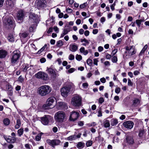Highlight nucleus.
Returning a JSON list of instances; mask_svg holds the SVG:
<instances>
[{"mask_svg":"<svg viewBox=\"0 0 149 149\" xmlns=\"http://www.w3.org/2000/svg\"><path fill=\"white\" fill-rule=\"evenodd\" d=\"M111 60L112 62L113 63H116L118 61V58L116 56H113Z\"/></svg>","mask_w":149,"mask_h":149,"instance_id":"nucleus-36","label":"nucleus"},{"mask_svg":"<svg viewBox=\"0 0 149 149\" xmlns=\"http://www.w3.org/2000/svg\"><path fill=\"white\" fill-rule=\"evenodd\" d=\"M47 71H48L49 74L53 75H54L55 74V75H56V73L55 71L52 68H48L47 67Z\"/></svg>","mask_w":149,"mask_h":149,"instance_id":"nucleus-32","label":"nucleus"},{"mask_svg":"<svg viewBox=\"0 0 149 149\" xmlns=\"http://www.w3.org/2000/svg\"><path fill=\"white\" fill-rule=\"evenodd\" d=\"M29 19L32 21L34 23H38L39 22V16L34 13L30 12L29 15Z\"/></svg>","mask_w":149,"mask_h":149,"instance_id":"nucleus-12","label":"nucleus"},{"mask_svg":"<svg viewBox=\"0 0 149 149\" xmlns=\"http://www.w3.org/2000/svg\"><path fill=\"white\" fill-rule=\"evenodd\" d=\"M104 101V100L103 97H100L98 100V102L100 104H102Z\"/></svg>","mask_w":149,"mask_h":149,"instance_id":"nucleus-44","label":"nucleus"},{"mask_svg":"<svg viewBox=\"0 0 149 149\" xmlns=\"http://www.w3.org/2000/svg\"><path fill=\"white\" fill-rule=\"evenodd\" d=\"M22 71L26 72L27 71L29 67V65L28 63H24L22 65Z\"/></svg>","mask_w":149,"mask_h":149,"instance_id":"nucleus-22","label":"nucleus"},{"mask_svg":"<svg viewBox=\"0 0 149 149\" xmlns=\"http://www.w3.org/2000/svg\"><path fill=\"white\" fill-rule=\"evenodd\" d=\"M84 125V121H79L78 123V125L80 126H82Z\"/></svg>","mask_w":149,"mask_h":149,"instance_id":"nucleus-55","label":"nucleus"},{"mask_svg":"<svg viewBox=\"0 0 149 149\" xmlns=\"http://www.w3.org/2000/svg\"><path fill=\"white\" fill-rule=\"evenodd\" d=\"M111 55L107 53V55L106 56V58L107 59H109L111 58Z\"/></svg>","mask_w":149,"mask_h":149,"instance_id":"nucleus-62","label":"nucleus"},{"mask_svg":"<svg viewBox=\"0 0 149 149\" xmlns=\"http://www.w3.org/2000/svg\"><path fill=\"white\" fill-rule=\"evenodd\" d=\"M123 124L126 128L131 129L132 128L134 125V123L132 121L128 120L124 122Z\"/></svg>","mask_w":149,"mask_h":149,"instance_id":"nucleus-14","label":"nucleus"},{"mask_svg":"<svg viewBox=\"0 0 149 149\" xmlns=\"http://www.w3.org/2000/svg\"><path fill=\"white\" fill-rule=\"evenodd\" d=\"M68 58L70 60H73L74 58V56L72 54H70Z\"/></svg>","mask_w":149,"mask_h":149,"instance_id":"nucleus-46","label":"nucleus"},{"mask_svg":"<svg viewBox=\"0 0 149 149\" xmlns=\"http://www.w3.org/2000/svg\"><path fill=\"white\" fill-rule=\"evenodd\" d=\"M46 142L49 146H52L54 148L55 147V146L59 145L61 142L60 140L56 139L52 140L50 139H47L46 141Z\"/></svg>","mask_w":149,"mask_h":149,"instance_id":"nucleus-11","label":"nucleus"},{"mask_svg":"<svg viewBox=\"0 0 149 149\" xmlns=\"http://www.w3.org/2000/svg\"><path fill=\"white\" fill-rule=\"evenodd\" d=\"M140 100L138 98H135L133 101L132 105L134 106H136L139 105L140 103Z\"/></svg>","mask_w":149,"mask_h":149,"instance_id":"nucleus-26","label":"nucleus"},{"mask_svg":"<svg viewBox=\"0 0 149 149\" xmlns=\"http://www.w3.org/2000/svg\"><path fill=\"white\" fill-rule=\"evenodd\" d=\"M46 59L44 57L40 59V61L41 63H43L45 62Z\"/></svg>","mask_w":149,"mask_h":149,"instance_id":"nucleus-56","label":"nucleus"},{"mask_svg":"<svg viewBox=\"0 0 149 149\" xmlns=\"http://www.w3.org/2000/svg\"><path fill=\"white\" fill-rule=\"evenodd\" d=\"M146 131V130L143 129L140 130L138 134V136L139 137L143 138L145 136V132Z\"/></svg>","mask_w":149,"mask_h":149,"instance_id":"nucleus-23","label":"nucleus"},{"mask_svg":"<svg viewBox=\"0 0 149 149\" xmlns=\"http://www.w3.org/2000/svg\"><path fill=\"white\" fill-rule=\"evenodd\" d=\"M8 39L10 42H14L15 41L14 36L12 33H10L8 34Z\"/></svg>","mask_w":149,"mask_h":149,"instance_id":"nucleus-27","label":"nucleus"},{"mask_svg":"<svg viewBox=\"0 0 149 149\" xmlns=\"http://www.w3.org/2000/svg\"><path fill=\"white\" fill-rule=\"evenodd\" d=\"M18 80L20 82L22 83L24 81V79L23 77H22V75H20L19 77Z\"/></svg>","mask_w":149,"mask_h":149,"instance_id":"nucleus-49","label":"nucleus"},{"mask_svg":"<svg viewBox=\"0 0 149 149\" xmlns=\"http://www.w3.org/2000/svg\"><path fill=\"white\" fill-rule=\"evenodd\" d=\"M63 45V42L61 40H59L57 42L56 46L57 47H60Z\"/></svg>","mask_w":149,"mask_h":149,"instance_id":"nucleus-34","label":"nucleus"},{"mask_svg":"<svg viewBox=\"0 0 149 149\" xmlns=\"http://www.w3.org/2000/svg\"><path fill=\"white\" fill-rule=\"evenodd\" d=\"M117 49H114L112 51L111 54H112L113 56H114L117 52Z\"/></svg>","mask_w":149,"mask_h":149,"instance_id":"nucleus-57","label":"nucleus"},{"mask_svg":"<svg viewBox=\"0 0 149 149\" xmlns=\"http://www.w3.org/2000/svg\"><path fill=\"white\" fill-rule=\"evenodd\" d=\"M15 21L12 17L7 18L5 23L6 27L9 29H14L15 26Z\"/></svg>","mask_w":149,"mask_h":149,"instance_id":"nucleus-4","label":"nucleus"},{"mask_svg":"<svg viewBox=\"0 0 149 149\" xmlns=\"http://www.w3.org/2000/svg\"><path fill=\"white\" fill-rule=\"evenodd\" d=\"M53 29L56 33H58L59 29L57 26H54L53 28Z\"/></svg>","mask_w":149,"mask_h":149,"instance_id":"nucleus-59","label":"nucleus"},{"mask_svg":"<svg viewBox=\"0 0 149 149\" xmlns=\"http://www.w3.org/2000/svg\"><path fill=\"white\" fill-rule=\"evenodd\" d=\"M53 31V28L52 27H49L47 31V33L49 34Z\"/></svg>","mask_w":149,"mask_h":149,"instance_id":"nucleus-53","label":"nucleus"},{"mask_svg":"<svg viewBox=\"0 0 149 149\" xmlns=\"http://www.w3.org/2000/svg\"><path fill=\"white\" fill-rule=\"evenodd\" d=\"M87 5V2L84 3L82 4H81L79 6V7L80 8L82 9L85 8Z\"/></svg>","mask_w":149,"mask_h":149,"instance_id":"nucleus-47","label":"nucleus"},{"mask_svg":"<svg viewBox=\"0 0 149 149\" xmlns=\"http://www.w3.org/2000/svg\"><path fill=\"white\" fill-rule=\"evenodd\" d=\"M24 130L23 128H21L20 129L18 130L17 131V133L19 136H21L23 134Z\"/></svg>","mask_w":149,"mask_h":149,"instance_id":"nucleus-35","label":"nucleus"},{"mask_svg":"<svg viewBox=\"0 0 149 149\" xmlns=\"http://www.w3.org/2000/svg\"><path fill=\"white\" fill-rule=\"evenodd\" d=\"M57 107L59 110L66 109L68 107L67 104L63 102H58Z\"/></svg>","mask_w":149,"mask_h":149,"instance_id":"nucleus-15","label":"nucleus"},{"mask_svg":"<svg viewBox=\"0 0 149 149\" xmlns=\"http://www.w3.org/2000/svg\"><path fill=\"white\" fill-rule=\"evenodd\" d=\"M78 48V46L77 45L74 44L70 45V50L72 52H75L76 51Z\"/></svg>","mask_w":149,"mask_h":149,"instance_id":"nucleus-25","label":"nucleus"},{"mask_svg":"<svg viewBox=\"0 0 149 149\" xmlns=\"http://www.w3.org/2000/svg\"><path fill=\"white\" fill-rule=\"evenodd\" d=\"M110 123L112 127H115L118 123V120L116 118H112L111 120Z\"/></svg>","mask_w":149,"mask_h":149,"instance_id":"nucleus-21","label":"nucleus"},{"mask_svg":"<svg viewBox=\"0 0 149 149\" xmlns=\"http://www.w3.org/2000/svg\"><path fill=\"white\" fill-rule=\"evenodd\" d=\"M75 58L77 60L80 61L82 60V57L81 55L77 54L76 55Z\"/></svg>","mask_w":149,"mask_h":149,"instance_id":"nucleus-37","label":"nucleus"},{"mask_svg":"<svg viewBox=\"0 0 149 149\" xmlns=\"http://www.w3.org/2000/svg\"><path fill=\"white\" fill-rule=\"evenodd\" d=\"M21 53L18 50L14 51L10 58L11 63L12 64H15L18 60L20 56Z\"/></svg>","mask_w":149,"mask_h":149,"instance_id":"nucleus-2","label":"nucleus"},{"mask_svg":"<svg viewBox=\"0 0 149 149\" xmlns=\"http://www.w3.org/2000/svg\"><path fill=\"white\" fill-rule=\"evenodd\" d=\"M68 139L69 140L71 141L75 140L76 139L75 136V135L70 136L68 138Z\"/></svg>","mask_w":149,"mask_h":149,"instance_id":"nucleus-39","label":"nucleus"},{"mask_svg":"<svg viewBox=\"0 0 149 149\" xmlns=\"http://www.w3.org/2000/svg\"><path fill=\"white\" fill-rule=\"evenodd\" d=\"M98 114L97 116L98 117H100L102 116V111L101 109L99 110L98 111Z\"/></svg>","mask_w":149,"mask_h":149,"instance_id":"nucleus-61","label":"nucleus"},{"mask_svg":"<svg viewBox=\"0 0 149 149\" xmlns=\"http://www.w3.org/2000/svg\"><path fill=\"white\" fill-rule=\"evenodd\" d=\"M128 85L129 86H132L133 85V82L131 81V79L130 78H128Z\"/></svg>","mask_w":149,"mask_h":149,"instance_id":"nucleus-43","label":"nucleus"},{"mask_svg":"<svg viewBox=\"0 0 149 149\" xmlns=\"http://www.w3.org/2000/svg\"><path fill=\"white\" fill-rule=\"evenodd\" d=\"M121 89L120 87H117L115 89V92L116 93L118 94L120 92Z\"/></svg>","mask_w":149,"mask_h":149,"instance_id":"nucleus-50","label":"nucleus"},{"mask_svg":"<svg viewBox=\"0 0 149 149\" xmlns=\"http://www.w3.org/2000/svg\"><path fill=\"white\" fill-rule=\"evenodd\" d=\"M136 52V51L135 50V49L134 48L133 49V51L130 52V56H132L133 55L135 54Z\"/></svg>","mask_w":149,"mask_h":149,"instance_id":"nucleus-58","label":"nucleus"},{"mask_svg":"<svg viewBox=\"0 0 149 149\" xmlns=\"http://www.w3.org/2000/svg\"><path fill=\"white\" fill-rule=\"evenodd\" d=\"M98 61V60L96 58H94L93 59V63L94 65H97V62Z\"/></svg>","mask_w":149,"mask_h":149,"instance_id":"nucleus-63","label":"nucleus"},{"mask_svg":"<svg viewBox=\"0 0 149 149\" xmlns=\"http://www.w3.org/2000/svg\"><path fill=\"white\" fill-rule=\"evenodd\" d=\"M86 62L87 64L90 66H91L93 64L92 60L90 58H88Z\"/></svg>","mask_w":149,"mask_h":149,"instance_id":"nucleus-38","label":"nucleus"},{"mask_svg":"<svg viewBox=\"0 0 149 149\" xmlns=\"http://www.w3.org/2000/svg\"><path fill=\"white\" fill-rule=\"evenodd\" d=\"M28 33L25 32L21 34V36L24 38H25L28 36Z\"/></svg>","mask_w":149,"mask_h":149,"instance_id":"nucleus-41","label":"nucleus"},{"mask_svg":"<svg viewBox=\"0 0 149 149\" xmlns=\"http://www.w3.org/2000/svg\"><path fill=\"white\" fill-rule=\"evenodd\" d=\"M66 11L68 13H71L72 11V10L70 8H66Z\"/></svg>","mask_w":149,"mask_h":149,"instance_id":"nucleus-54","label":"nucleus"},{"mask_svg":"<svg viewBox=\"0 0 149 149\" xmlns=\"http://www.w3.org/2000/svg\"><path fill=\"white\" fill-rule=\"evenodd\" d=\"M41 135H37L36 136V141H40L41 139Z\"/></svg>","mask_w":149,"mask_h":149,"instance_id":"nucleus-51","label":"nucleus"},{"mask_svg":"<svg viewBox=\"0 0 149 149\" xmlns=\"http://www.w3.org/2000/svg\"><path fill=\"white\" fill-rule=\"evenodd\" d=\"M38 91L40 95L42 96H44L51 92V88L48 85H43L38 88Z\"/></svg>","mask_w":149,"mask_h":149,"instance_id":"nucleus-1","label":"nucleus"},{"mask_svg":"<svg viewBox=\"0 0 149 149\" xmlns=\"http://www.w3.org/2000/svg\"><path fill=\"white\" fill-rule=\"evenodd\" d=\"M148 47L147 45H146L143 47L142 50L140 52L139 55V56H141L143 54H144L145 51L146 50Z\"/></svg>","mask_w":149,"mask_h":149,"instance_id":"nucleus-31","label":"nucleus"},{"mask_svg":"<svg viewBox=\"0 0 149 149\" xmlns=\"http://www.w3.org/2000/svg\"><path fill=\"white\" fill-rule=\"evenodd\" d=\"M3 123L6 125H8L10 123V120L8 118H6L4 119Z\"/></svg>","mask_w":149,"mask_h":149,"instance_id":"nucleus-33","label":"nucleus"},{"mask_svg":"<svg viewBox=\"0 0 149 149\" xmlns=\"http://www.w3.org/2000/svg\"><path fill=\"white\" fill-rule=\"evenodd\" d=\"M21 88V87L19 85H17L15 88V89L16 91H19Z\"/></svg>","mask_w":149,"mask_h":149,"instance_id":"nucleus-64","label":"nucleus"},{"mask_svg":"<svg viewBox=\"0 0 149 149\" xmlns=\"http://www.w3.org/2000/svg\"><path fill=\"white\" fill-rule=\"evenodd\" d=\"M36 78L41 79H42L47 80L49 79L48 74L44 72L40 71L35 74Z\"/></svg>","mask_w":149,"mask_h":149,"instance_id":"nucleus-10","label":"nucleus"},{"mask_svg":"<svg viewBox=\"0 0 149 149\" xmlns=\"http://www.w3.org/2000/svg\"><path fill=\"white\" fill-rule=\"evenodd\" d=\"M93 144V141L91 140H89L86 143V145L87 147L91 146Z\"/></svg>","mask_w":149,"mask_h":149,"instance_id":"nucleus-40","label":"nucleus"},{"mask_svg":"<svg viewBox=\"0 0 149 149\" xmlns=\"http://www.w3.org/2000/svg\"><path fill=\"white\" fill-rule=\"evenodd\" d=\"M49 106L47 103L45 104H44L42 105L38 106V110L40 111H43L49 108Z\"/></svg>","mask_w":149,"mask_h":149,"instance_id":"nucleus-18","label":"nucleus"},{"mask_svg":"<svg viewBox=\"0 0 149 149\" xmlns=\"http://www.w3.org/2000/svg\"><path fill=\"white\" fill-rule=\"evenodd\" d=\"M56 100V98L54 97H50L47 99L46 103L49 106H50L54 102L55 100Z\"/></svg>","mask_w":149,"mask_h":149,"instance_id":"nucleus-20","label":"nucleus"},{"mask_svg":"<svg viewBox=\"0 0 149 149\" xmlns=\"http://www.w3.org/2000/svg\"><path fill=\"white\" fill-rule=\"evenodd\" d=\"M136 22L137 25V26L139 27H140L141 26V22L139 20V19H136Z\"/></svg>","mask_w":149,"mask_h":149,"instance_id":"nucleus-45","label":"nucleus"},{"mask_svg":"<svg viewBox=\"0 0 149 149\" xmlns=\"http://www.w3.org/2000/svg\"><path fill=\"white\" fill-rule=\"evenodd\" d=\"M98 32V29H94L93 30L92 33L94 34H97Z\"/></svg>","mask_w":149,"mask_h":149,"instance_id":"nucleus-60","label":"nucleus"},{"mask_svg":"<svg viewBox=\"0 0 149 149\" xmlns=\"http://www.w3.org/2000/svg\"><path fill=\"white\" fill-rule=\"evenodd\" d=\"M135 141L133 137L132 136L127 135L125 139L124 143L123 144V147L124 148L128 146H132L134 143Z\"/></svg>","mask_w":149,"mask_h":149,"instance_id":"nucleus-3","label":"nucleus"},{"mask_svg":"<svg viewBox=\"0 0 149 149\" xmlns=\"http://www.w3.org/2000/svg\"><path fill=\"white\" fill-rule=\"evenodd\" d=\"M103 126L105 128H107L110 127V121L108 120H106L103 123Z\"/></svg>","mask_w":149,"mask_h":149,"instance_id":"nucleus-29","label":"nucleus"},{"mask_svg":"<svg viewBox=\"0 0 149 149\" xmlns=\"http://www.w3.org/2000/svg\"><path fill=\"white\" fill-rule=\"evenodd\" d=\"M45 49L43 47L41 48L38 52L36 53V54H40Z\"/></svg>","mask_w":149,"mask_h":149,"instance_id":"nucleus-42","label":"nucleus"},{"mask_svg":"<svg viewBox=\"0 0 149 149\" xmlns=\"http://www.w3.org/2000/svg\"><path fill=\"white\" fill-rule=\"evenodd\" d=\"M84 146L85 143L81 142H78L77 145V147L79 149L83 148Z\"/></svg>","mask_w":149,"mask_h":149,"instance_id":"nucleus-28","label":"nucleus"},{"mask_svg":"<svg viewBox=\"0 0 149 149\" xmlns=\"http://www.w3.org/2000/svg\"><path fill=\"white\" fill-rule=\"evenodd\" d=\"M21 121L20 119H17L16 121V125L15 126V129H19L21 126Z\"/></svg>","mask_w":149,"mask_h":149,"instance_id":"nucleus-30","label":"nucleus"},{"mask_svg":"<svg viewBox=\"0 0 149 149\" xmlns=\"http://www.w3.org/2000/svg\"><path fill=\"white\" fill-rule=\"evenodd\" d=\"M65 116L64 112L59 111L55 114L54 118L56 122L61 123L63 122Z\"/></svg>","mask_w":149,"mask_h":149,"instance_id":"nucleus-6","label":"nucleus"},{"mask_svg":"<svg viewBox=\"0 0 149 149\" xmlns=\"http://www.w3.org/2000/svg\"><path fill=\"white\" fill-rule=\"evenodd\" d=\"M26 12L23 9H20L17 12L16 17L17 20L19 23H22L24 18Z\"/></svg>","mask_w":149,"mask_h":149,"instance_id":"nucleus-7","label":"nucleus"},{"mask_svg":"<svg viewBox=\"0 0 149 149\" xmlns=\"http://www.w3.org/2000/svg\"><path fill=\"white\" fill-rule=\"evenodd\" d=\"M79 116V113L78 112L73 111L70 115L69 120L71 121L74 122L78 118Z\"/></svg>","mask_w":149,"mask_h":149,"instance_id":"nucleus-13","label":"nucleus"},{"mask_svg":"<svg viewBox=\"0 0 149 149\" xmlns=\"http://www.w3.org/2000/svg\"><path fill=\"white\" fill-rule=\"evenodd\" d=\"M3 137L5 139V140L7 141L8 143H14L15 142L16 139L15 138L14 139H11L8 138L5 135H4Z\"/></svg>","mask_w":149,"mask_h":149,"instance_id":"nucleus-24","label":"nucleus"},{"mask_svg":"<svg viewBox=\"0 0 149 149\" xmlns=\"http://www.w3.org/2000/svg\"><path fill=\"white\" fill-rule=\"evenodd\" d=\"M71 86L70 85L66 86L61 88V95L64 97H67L68 94L71 89Z\"/></svg>","mask_w":149,"mask_h":149,"instance_id":"nucleus-9","label":"nucleus"},{"mask_svg":"<svg viewBox=\"0 0 149 149\" xmlns=\"http://www.w3.org/2000/svg\"><path fill=\"white\" fill-rule=\"evenodd\" d=\"M36 8L38 10H43L47 6L46 0H36L35 2Z\"/></svg>","mask_w":149,"mask_h":149,"instance_id":"nucleus-5","label":"nucleus"},{"mask_svg":"<svg viewBox=\"0 0 149 149\" xmlns=\"http://www.w3.org/2000/svg\"><path fill=\"white\" fill-rule=\"evenodd\" d=\"M6 89L8 91V94L10 96H11L13 95V87L9 83L6 86Z\"/></svg>","mask_w":149,"mask_h":149,"instance_id":"nucleus-17","label":"nucleus"},{"mask_svg":"<svg viewBox=\"0 0 149 149\" xmlns=\"http://www.w3.org/2000/svg\"><path fill=\"white\" fill-rule=\"evenodd\" d=\"M8 52L6 50L3 49L0 50V58H5Z\"/></svg>","mask_w":149,"mask_h":149,"instance_id":"nucleus-19","label":"nucleus"},{"mask_svg":"<svg viewBox=\"0 0 149 149\" xmlns=\"http://www.w3.org/2000/svg\"><path fill=\"white\" fill-rule=\"evenodd\" d=\"M75 70V69L74 68H70L68 70V72L69 73H72L74 72Z\"/></svg>","mask_w":149,"mask_h":149,"instance_id":"nucleus-48","label":"nucleus"},{"mask_svg":"<svg viewBox=\"0 0 149 149\" xmlns=\"http://www.w3.org/2000/svg\"><path fill=\"white\" fill-rule=\"evenodd\" d=\"M49 116V115H45L44 116L40 117L41 121L43 124L47 125L48 124L49 121L48 117Z\"/></svg>","mask_w":149,"mask_h":149,"instance_id":"nucleus-16","label":"nucleus"},{"mask_svg":"<svg viewBox=\"0 0 149 149\" xmlns=\"http://www.w3.org/2000/svg\"><path fill=\"white\" fill-rule=\"evenodd\" d=\"M70 31V30L69 29L68 30V29H65L63 31V33L66 35Z\"/></svg>","mask_w":149,"mask_h":149,"instance_id":"nucleus-52","label":"nucleus"},{"mask_svg":"<svg viewBox=\"0 0 149 149\" xmlns=\"http://www.w3.org/2000/svg\"><path fill=\"white\" fill-rule=\"evenodd\" d=\"M71 103L75 107H79L81 104V99L79 96L73 97L72 98Z\"/></svg>","mask_w":149,"mask_h":149,"instance_id":"nucleus-8","label":"nucleus"}]
</instances>
